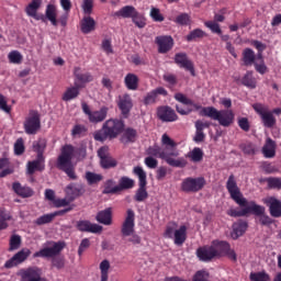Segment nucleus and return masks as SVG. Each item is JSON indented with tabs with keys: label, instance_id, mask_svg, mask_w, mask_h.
<instances>
[{
	"label": "nucleus",
	"instance_id": "nucleus-1",
	"mask_svg": "<svg viewBox=\"0 0 281 281\" xmlns=\"http://www.w3.org/2000/svg\"><path fill=\"white\" fill-rule=\"evenodd\" d=\"M226 190L231 195V199L240 207L227 210L226 214L228 216H232L233 218H240L243 216L254 214V216H259V222L261 225H273V218L265 214V206L257 204L256 201H248L247 198L243 195L234 175L228 177V180L226 181Z\"/></svg>",
	"mask_w": 281,
	"mask_h": 281
},
{
	"label": "nucleus",
	"instance_id": "nucleus-2",
	"mask_svg": "<svg viewBox=\"0 0 281 281\" xmlns=\"http://www.w3.org/2000/svg\"><path fill=\"white\" fill-rule=\"evenodd\" d=\"M76 157L78 161H82L87 157V147H74V145L66 144L61 147L60 155L57 157L56 168L65 172L71 181L78 179L76 175V166H74L72 159Z\"/></svg>",
	"mask_w": 281,
	"mask_h": 281
},
{
	"label": "nucleus",
	"instance_id": "nucleus-3",
	"mask_svg": "<svg viewBox=\"0 0 281 281\" xmlns=\"http://www.w3.org/2000/svg\"><path fill=\"white\" fill-rule=\"evenodd\" d=\"M221 104H223L224 109L226 110H217L214 106H205L200 111V115L202 117H210L211 120L218 122L220 126L227 128L231 124H234V119L236 117L234 110H229L232 109V99L223 98L221 99Z\"/></svg>",
	"mask_w": 281,
	"mask_h": 281
},
{
	"label": "nucleus",
	"instance_id": "nucleus-4",
	"mask_svg": "<svg viewBox=\"0 0 281 281\" xmlns=\"http://www.w3.org/2000/svg\"><path fill=\"white\" fill-rule=\"evenodd\" d=\"M124 120L110 119L105 121L102 128L94 134L95 142H106V139H117L124 133Z\"/></svg>",
	"mask_w": 281,
	"mask_h": 281
},
{
	"label": "nucleus",
	"instance_id": "nucleus-5",
	"mask_svg": "<svg viewBox=\"0 0 281 281\" xmlns=\"http://www.w3.org/2000/svg\"><path fill=\"white\" fill-rule=\"evenodd\" d=\"M65 246V241H46L42 249L33 254V258H56L60 256Z\"/></svg>",
	"mask_w": 281,
	"mask_h": 281
},
{
	"label": "nucleus",
	"instance_id": "nucleus-6",
	"mask_svg": "<svg viewBox=\"0 0 281 281\" xmlns=\"http://www.w3.org/2000/svg\"><path fill=\"white\" fill-rule=\"evenodd\" d=\"M164 236L165 238H173L175 245L181 247L188 240V227L181 225L177 228V223H170L167 225Z\"/></svg>",
	"mask_w": 281,
	"mask_h": 281
},
{
	"label": "nucleus",
	"instance_id": "nucleus-7",
	"mask_svg": "<svg viewBox=\"0 0 281 281\" xmlns=\"http://www.w3.org/2000/svg\"><path fill=\"white\" fill-rule=\"evenodd\" d=\"M215 258L227 257L232 262H237L238 256L236 251L232 249V246L227 241L213 240L211 244Z\"/></svg>",
	"mask_w": 281,
	"mask_h": 281
},
{
	"label": "nucleus",
	"instance_id": "nucleus-8",
	"mask_svg": "<svg viewBox=\"0 0 281 281\" xmlns=\"http://www.w3.org/2000/svg\"><path fill=\"white\" fill-rule=\"evenodd\" d=\"M172 157H179V151L175 147H161L160 159H164L168 166L172 168H186L188 166L186 158L175 159Z\"/></svg>",
	"mask_w": 281,
	"mask_h": 281
},
{
	"label": "nucleus",
	"instance_id": "nucleus-9",
	"mask_svg": "<svg viewBox=\"0 0 281 281\" xmlns=\"http://www.w3.org/2000/svg\"><path fill=\"white\" fill-rule=\"evenodd\" d=\"M23 126L26 135H36L41 128V113L37 110H30Z\"/></svg>",
	"mask_w": 281,
	"mask_h": 281
},
{
	"label": "nucleus",
	"instance_id": "nucleus-10",
	"mask_svg": "<svg viewBox=\"0 0 281 281\" xmlns=\"http://www.w3.org/2000/svg\"><path fill=\"white\" fill-rule=\"evenodd\" d=\"M254 111L261 117V122L266 128H273L276 124V116H273V112L269 111V109L262 103H256L252 105Z\"/></svg>",
	"mask_w": 281,
	"mask_h": 281
},
{
	"label": "nucleus",
	"instance_id": "nucleus-11",
	"mask_svg": "<svg viewBox=\"0 0 281 281\" xmlns=\"http://www.w3.org/2000/svg\"><path fill=\"white\" fill-rule=\"evenodd\" d=\"M116 105L119 106V111H121V115L124 120H128L131 111H133V98L131 94H120L116 99Z\"/></svg>",
	"mask_w": 281,
	"mask_h": 281
},
{
	"label": "nucleus",
	"instance_id": "nucleus-12",
	"mask_svg": "<svg viewBox=\"0 0 281 281\" xmlns=\"http://www.w3.org/2000/svg\"><path fill=\"white\" fill-rule=\"evenodd\" d=\"M205 188V178H186L181 183L182 192H201V189Z\"/></svg>",
	"mask_w": 281,
	"mask_h": 281
},
{
	"label": "nucleus",
	"instance_id": "nucleus-13",
	"mask_svg": "<svg viewBox=\"0 0 281 281\" xmlns=\"http://www.w3.org/2000/svg\"><path fill=\"white\" fill-rule=\"evenodd\" d=\"M98 157L100 159V166L103 170H110V168L117 167V160L109 154V146H103L98 150Z\"/></svg>",
	"mask_w": 281,
	"mask_h": 281
},
{
	"label": "nucleus",
	"instance_id": "nucleus-14",
	"mask_svg": "<svg viewBox=\"0 0 281 281\" xmlns=\"http://www.w3.org/2000/svg\"><path fill=\"white\" fill-rule=\"evenodd\" d=\"M121 234L124 238L135 234V211L133 209H128L126 212V217L121 227Z\"/></svg>",
	"mask_w": 281,
	"mask_h": 281
},
{
	"label": "nucleus",
	"instance_id": "nucleus-15",
	"mask_svg": "<svg viewBox=\"0 0 281 281\" xmlns=\"http://www.w3.org/2000/svg\"><path fill=\"white\" fill-rule=\"evenodd\" d=\"M29 256H32V250H30V248H22L11 259L5 261L4 269H14V267L23 265Z\"/></svg>",
	"mask_w": 281,
	"mask_h": 281
},
{
	"label": "nucleus",
	"instance_id": "nucleus-16",
	"mask_svg": "<svg viewBox=\"0 0 281 281\" xmlns=\"http://www.w3.org/2000/svg\"><path fill=\"white\" fill-rule=\"evenodd\" d=\"M18 276L21 278V281H41L43 271L38 267H30L21 269Z\"/></svg>",
	"mask_w": 281,
	"mask_h": 281
},
{
	"label": "nucleus",
	"instance_id": "nucleus-17",
	"mask_svg": "<svg viewBox=\"0 0 281 281\" xmlns=\"http://www.w3.org/2000/svg\"><path fill=\"white\" fill-rule=\"evenodd\" d=\"M155 43L158 47V54H168L175 47V40L170 35L156 36Z\"/></svg>",
	"mask_w": 281,
	"mask_h": 281
},
{
	"label": "nucleus",
	"instance_id": "nucleus-18",
	"mask_svg": "<svg viewBox=\"0 0 281 281\" xmlns=\"http://www.w3.org/2000/svg\"><path fill=\"white\" fill-rule=\"evenodd\" d=\"M175 63L180 69H186V71H190L191 76H196L194 71V63L188 58V54L177 53L175 55Z\"/></svg>",
	"mask_w": 281,
	"mask_h": 281
},
{
	"label": "nucleus",
	"instance_id": "nucleus-19",
	"mask_svg": "<svg viewBox=\"0 0 281 281\" xmlns=\"http://www.w3.org/2000/svg\"><path fill=\"white\" fill-rule=\"evenodd\" d=\"M272 218H281V200L276 196H268L263 200Z\"/></svg>",
	"mask_w": 281,
	"mask_h": 281
},
{
	"label": "nucleus",
	"instance_id": "nucleus-20",
	"mask_svg": "<svg viewBox=\"0 0 281 281\" xmlns=\"http://www.w3.org/2000/svg\"><path fill=\"white\" fill-rule=\"evenodd\" d=\"M157 117L160 122H177L179 119V116H177V112L168 105L157 108Z\"/></svg>",
	"mask_w": 281,
	"mask_h": 281
},
{
	"label": "nucleus",
	"instance_id": "nucleus-21",
	"mask_svg": "<svg viewBox=\"0 0 281 281\" xmlns=\"http://www.w3.org/2000/svg\"><path fill=\"white\" fill-rule=\"evenodd\" d=\"M74 76H75V85L80 89H85V86L89 82H93V75L91 72H82V68L75 67L74 68Z\"/></svg>",
	"mask_w": 281,
	"mask_h": 281
},
{
	"label": "nucleus",
	"instance_id": "nucleus-22",
	"mask_svg": "<svg viewBox=\"0 0 281 281\" xmlns=\"http://www.w3.org/2000/svg\"><path fill=\"white\" fill-rule=\"evenodd\" d=\"M77 229L89 234H102L103 227L100 224H93L87 220H81L77 222Z\"/></svg>",
	"mask_w": 281,
	"mask_h": 281
},
{
	"label": "nucleus",
	"instance_id": "nucleus-23",
	"mask_svg": "<svg viewBox=\"0 0 281 281\" xmlns=\"http://www.w3.org/2000/svg\"><path fill=\"white\" fill-rule=\"evenodd\" d=\"M158 95H164L166 98V95H168V90H166L164 87H158L151 90L144 97L143 104H145V106L155 104Z\"/></svg>",
	"mask_w": 281,
	"mask_h": 281
},
{
	"label": "nucleus",
	"instance_id": "nucleus-24",
	"mask_svg": "<svg viewBox=\"0 0 281 281\" xmlns=\"http://www.w3.org/2000/svg\"><path fill=\"white\" fill-rule=\"evenodd\" d=\"M196 257L201 262H210L214 260L216 256L214 255V248L212 246H204L196 249Z\"/></svg>",
	"mask_w": 281,
	"mask_h": 281
},
{
	"label": "nucleus",
	"instance_id": "nucleus-25",
	"mask_svg": "<svg viewBox=\"0 0 281 281\" xmlns=\"http://www.w3.org/2000/svg\"><path fill=\"white\" fill-rule=\"evenodd\" d=\"M248 227L249 224L247 223V221L239 220L235 222L233 224V231L231 233L233 240H238V238H240V236H243L245 232H247Z\"/></svg>",
	"mask_w": 281,
	"mask_h": 281
},
{
	"label": "nucleus",
	"instance_id": "nucleus-26",
	"mask_svg": "<svg viewBox=\"0 0 281 281\" xmlns=\"http://www.w3.org/2000/svg\"><path fill=\"white\" fill-rule=\"evenodd\" d=\"M42 3H43V0H32L31 3H29V5L25 9L27 16H32L33 19H36V21H45L44 15L36 14Z\"/></svg>",
	"mask_w": 281,
	"mask_h": 281
},
{
	"label": "nucleus",
	"instance_id": "nucleus-27",
	"mask_svg": "<svg viewBox=\"0 0 281 281\" xmlns=\"http://www.w3.org/2000/svg\"><path fill=\"white\" fill-rule=\"evenodd\" d=\"M43 172L45 170V156H36V159L27 162V175H34V172Z\"/></svg>",
	"mask_w": 281,
	"mask_h": 281
},
{
	"label": "nucleus",
	"instance_id": "nucleus-28",
	"mask_svg": "<svg viewBox=\"0 0 281 281\" xmlns=\"http://www.w3.org/2000/svg\"><path fill=\"white\" fill-rule=\"evenodd\" d=\"M95 221L101 225H113V209L108 207L99 211L95 215Z\"/></svg>",
	"mask_w": 281,
	"mask_h": 281
},
{
	"label": "nucleus",
	"instance_id": "nucleus-29",
	"mask_svg": "<svg viewBox=\"0 0 281 281\" xmlns=\"http://www.w3.org/2000/svg\"><path fill=\"white\" fill-rule=\"evenodd\" d=\"M80 30L82 34L95 32V20L91 15L83 16L80 21Z\"/></svg>",
	"mask_w": 281,
	"mask_h": 281
},
{
	"label": "nucleus",
	"instance_id": "nucleus-30",
	"mask_svg": "<svg viewBox=\"0 0 281 281\" xmlns=\"http://www.w3.org/2000/svg\"><path fill=\"white\" fill-rule=\"evenodd\" d=\"M12 190L22 199H30V196H34V190L30 187L21 186V182H13Z\"/></svg>",
	"mask_w": 281,
	"mask_h": 281
},
{
	"label": "nucleus",
	"instance_id": "nucleus-31",
	"mask_svg": "<svg viewBox=\"0 0 281 281\" xmlns=\"http://www.w3.org/2000/svg\"><path fill=\"white\" fill-rule=\"evenodd\" d=\"M106 115H109V108L102 106L99 111H92L88 120L92 124H100L106 120Z\"/></svg>",
	"mask_w": 281,
	"mask_h": 281
},
{
	"label": "nucleus",
	"instance_id": "nucleus-32",
	"mask_svg": "<svg viewBox=\"0 0 281 281\" xmlns=\"http://www.w3.org/2000/svg\"><path fill=\"white\" fill-rule=\"evenodd\" d=\"M137 12V9L133 5H125L121 8L119 11L112 13V16L115 19H132L134 14Z\"/></svg>",
	"mask_w": 281,
	"mask_h": 281
},
{
	"label": "nucleus",
	"instance_id": "nucleus-33",
	"mask_svg": "<svg viewBox=\"0 0 281 281\" xmlns=\"http://www.w3.org/2000/svg\"><path fill=\"white\" fill-rule=\"evenodd\" d=\"M122 133L123 135L121 137V142L123 144H135V142H137V130L133 127H126Z\"/></svg>",
	"mask_w": 281,
	"mask_h": 281
},
{
	"label": "nucleus",
	"instance_id": "nucleus-34",
	"mask_svg": "<svg viewBox=\"0 0 281 281\" xmlns=\"http://www.w3.org/2000/svg\"><path fill=\"white\" fill-rule=\"evenodd\" d=\"M80 86L75 85L74 87H69L64 92L61 99L64 102H71V100H76L80 95Z\"/></svg>",
	"mask_w": 281,
	"mask_h": 281
},
{
	"label": "nucleus",
	"instance_id": "nucleus-35",
	"mask_svg": "<svg viewBox=\"0 0 281 281\" xmlns=\"http://www.w3.org/2000/svg\"><path fill=\"white\" fill-rule=\"evenodd\" d=\"M241 85L247 87V89H256L258 87V81L254 77V71L247 70L244 77L241 78Z\"/></svg>",
	"mask_w": 281,
	"mask_h": 281
},
{
	"label": "nucleus",
	"instance_id": "nucleus-36",
	"mask_svg": "<svg viewBox=\"0 0 281 281\" xmlns=\"http://www.w3.org/2000/svg\"><path fill=\"white\" fill-rule=\"evenodd\" d=\"M241 60L245 67H251L256 63V53L251 48H245L241 53Z\"/></svg>",
	"mask_w": 281,
	"mask_h": 281
},
{
	"label": "nucleus",
	"instance_id": "nucleus-37",
	"mask_svg": "<svg viewBox=\"0 0 281 281\" xmlns=\"http://www.w3.org/2000/svg\"><path fill=\"white\" fill-rule=\"evenodd\" d=\"M125 87L130 91H137V87H139V77L135 74H127L124 78Z\"/></svg>",
	"mask_w": 281,
	"mask_h": 281
},
{
	"label": "nucleus",
	"instance_id": "nucleus-38",
	"mask_svg": "<svg viewBox=\"0 0 281 281\" xmlns=\"http://www.w3.org/2000/svg\"><path fill=\"white\" fill-rule=\"evenodd\" d=\"M33 151L37 153V157H45V150L47 148V138H38L33 142L32 145Z\"/></svg>",
	"mask_w": 281,
	"mask_h": 281
},
{
	"label": "nucleus",
	"instance_id": "nucleus-39",
	"mask_svg": "<svg viewBox=\"0 0 281 281\" xmlns=\"http://www.w3.org/2000/svg\"><path fill=\"white\" fill-rule=\"evenodd\" d=\"M262 153L267 159H272V157H276V142L268 138L262 147Z\"/></svg>",
	"mask_w": 281,
	"mask_h": 281
},
{
	"label": "nucleus",
	"instance_id": "nucleus-40",
	"mask_svg": "<svg viewBox=\"0 0 281 281\" xmlns=\"http://www.w3.org/2000/svg\"><path fill=\"white\" fill-rule=\"evenodd\" d=\"M8 221H12V213L5 210V207H0V232H3V229H8V227L10 226L8 224Z\"/></svg>",
	"mask_w": 281,
	"mask_h": 281
},
{
	"label": "nucleus",
	"instance_id": "nucleus-41",
	"mask_svg": "<svg viewBox=\"0 0 281 281\" xmlns=\"http://www.w3.org/2000/svg\"><path fill=\"white\" fill-rule=\"evenodd\" d=\"M46 19L52 23L54 27H58V19H56V5L54 4H47L46 11H45Z\"/></svg>",
	"mask_w": 281,
	"mask_h": 281
},
{
	"label": "nucleus",
	"instance_id": "nucleus-42",
	"mask_svg": "<svg viewBox=\"0 0 281 281\" xmlns=\"http://www.w3.org/2000/svg\"><path fill=\"white\" fill-rule=\"evenodd\" d=\"M117 188H119V192H122L123 190H132V188H135V180L126 176H123L119 180Z\"/></svg>",
	"mask_w": 281,
	"mask_h": 281
},
{
	"label": "nucleus",
	"instance_id": "nucleus-43",
	"mask_svg": "<svg viewBox=\"0 0 281 281\" xmlns=\"http://www.w3.org/2000/svg\"><path fill=\"white\" fill-rule=\"evenodd\" d=\"M85 178L88 186H98V183H100V181L104 179V176H102L101 173H95L93 171H87Z\"/></svg>",
	"mask_w": 281,
	"mask_h": 281
},
{
	"label": "nucleus",
	"instance_id": "nucleus-44",
	"mask_svg": "<svg viewBox=\"0 0 281 281\" xmlns=\"http://www.w3.org/2000/svg\"><path fill=\"white\" fill-rule=\"evenodd\" d=\"M133 175L138 178V186H148L147 175L143 167L136 166L133 168Z\"/></svg>",
	"mask_w": 281,
	"mask_h": 281
},
{
	"label": "nucleus",
	"instance_id": "nucleus-45",
	"mask_svg": "<svg viewBox=\"0 0 281 281\" xmlns=\"http://www.w3.org/2000/svg\"><path fill=\"white\" fill-rule=\"evenodd\" d=\"M103 194H117L120 193V188L115 186V180L109 179L104 182Z\"/></svg>",
	"mask_w": 281,
	"mask_h": 281
},
{
	"label": "nucleus",
	"instance_id": "nucleus-46",
	"mask_svg": "<svg viewBox=\"0 0 281 281\" xmlns=\"http://www.w3.org/2000/svg\"><path fill=\"white\" fill-rule=\"evenodd\" d=\"M132 22L139 30H144V27H146V18L144 14L139 13V11H136L134 15H132Z\"/></svg>",
	"mask_w": 281,
	"mask_h": 281
},
{
	"label": "nucleus",
	"instance_id": "nucleus-47",
	"mask_svg": "<svg viewBox=\"0 0 281 281\" xmlns=\"http://www.w3.org/2000/svg\"><path fill=\"white\" fill-rule=\"evenodd\" d=\"M99 269L101 271V281H109V269H111V262L104 259L100 262Z\"/></svg>",
	"mask_w": 281,
	"mask_h": 281
},
{
	"label": "nucleus",
	"instance_id": "nucleus-48",
	"mask_svg": "<svg viewBox=\"0 0 281 281\" xmlns=\"http://www.w3.org/2000/svg\"><path fill=\"white\" fill-rule=\"evenodd\" d=\"M148 199V191L146 190V186H138L136 193L134 195V201L137 203H142Z\"/></svg>",
	"mask_w": 281,
	"mask_h": 281
},
{
	"label": "nucleus",
	"instance_id": "nucleus-49",
	"mask_svg": "<svg viewBox=\"0 0 281 281\" xmlns=\"http://www.w3.org/2000/svg\"><path fill=\"white\" fill-rule=\"evenodd\" d=\"M207 36V33H205L201 29H194L187 35L188 43H192V41H196V38H205Z\"/></svg>",
	"mask_w": 281,
	"mask_h": 281
},
{
	"label": "nucleus",
	"instance_id": "nucleus-50",
	"mask_svg": "<svg viewBox=\"0 0 281 281\" xmlns=\"http://www.w3.org/2000/svg\"><path fill=\"white\" fill-rule=\"evenodd\" d=\"M188 157L194 164H199V161H203V150L199 147H195L191 153L188 154Z\"/></svg>",
	"mask_w": 281,
	"mask_h": 281
},
{
	"label": "nucleus",
	"instance_id": "nucleus-51",
	"mask_svg": "<svg viewBox=\"0 0 281 281\" xmlns=\"http://www.w3.org/2000/svg\"><path fill=\"white\" fill-rule=\"evenodd\" d=\"M250 281H271V277L266 271L251 272L249 276Z\"/></svg>",
	"mask_w": 281,
	"mask_h": 281
},
{
	"label": "nucleus",
	"instance_id": "nucleus-52",
	"mask_svg": "<svg viewBox=\"0 0 281 281\" xmlns=\"http://www.w3.org/2000/svg\"><path fill=\"white\" fill-rule=\"evenodd\" d=\"M9 63L12 65H21L23 63V55L19 50H11L8 54Z\"/></svg>",
	"mask_w": 281,
	"mask_h": 281
},
{
	"label": "nucleus",
	"instance_id": "nucleus-53",
	"mask_svg": "<svg viewBox=\"0 0 281 281\" xmlns=\"http://www.w3.org/2000/svg\"><path fill=\"white\" fill-rule=\"evenodd\" d=\"M205 27L211 30L212 34H217V36H221L223 34V30H221V24L216 21H206L204 22Z\"/></svg>",
	"mask_w": 281,
	"mask_h": 281
},
{
	"label": "nucleus",
	"instance_id": "nucleus-54",
	"mask_svg": "<svg viewBox=\"0 0 281 281\" xmlns=\"http://www.w3.org/2000/svg\"><path fill=\"white\" fill-rule=\"evenodd\" d=\"M267 182L270 190H281V178L270 177L263 179Z\"/></svg>",
	"mask_w": 281,
	"mask_h": 281
},
{
	"label": "nucleus",
	"instance_id": "nucleus-55",
	"mask_svg": "<svg viewBox=\"0 0 281 281\" xmlns=\"http://www.w3.org/2000/svg\"><path fill=\"white\" fill-rule=\"evenodd\" d=\"M67 189L71 190V201L85 194V187L82 184H77L75 187H67Z\"/></svg>",
	"mask_w": 281,
	"mask_h": 281
},
{
	"label": "nucleus",
	"instance_id": "nucleus-56",
	"mask_svg": "<svg viewBox=\"0 0 281 281\" xmlns=\"http://www.w3.org/2000/svg\"><path fill=\"white\" fill-rule=\"evenodd\" d=\"M239 148L245 155H256V145L251 142L243 143Z\"/></svg>",
	"mask_w": 281,
	"mask_h": 281
},
{
	"label": "nucleus",
	"instance_id": "nucleus-57",
	"mask_svg": "<svg viewBox=\"0 0 281 281\" xmlns=\"http://www.w3.org/2000/svg\"><path fill=\"white\" fill-rule=\"evenodd\" d=\"M9 245V251H16L21 247V236L12 235Z\"/></svg>",
	"mask_w": 281,
	"mask_h": 281
},
{
	"label": "nucleus",
	"instance_id": "nucleus-58",
	"mask_svg": "<svg viewBox=\"0 0 281 281\" xmlns=\"http://www.w3.org/2000/svg\"><path fill=\"white\" fill-rule=\"evenodd\" d=\"M237 124H238L239 128L241 131H244V133H249V131L251 128V123H249V119H247V117H239L237 120Z\"/></svg>",
	"mask_w": 281,
	"mask_h": 281
},
{
	"label": "nucleus",
	"instance_id": "nucleus-59",
	"mask_svg": "<svg viewBox=\"0 0 281 281\" xmlns=\"http://www.w3.org/2000/svg\"><path fill=\"white\" fill-rule=\"evenodd\" d=\"M150 16H151L153 21H155L156 23H162V21H165V18L161 14V11L155 7H153L150 10Z\"/></svg>",
	"mask_w": 281,
	"mask_h": 281
},
{
	"label": "nucleus",
	"instance_id": "nucleus-60",
	"mask_svg": "<svg viewBox=\"0 0 281 281\" xmlns=\"http://www.w3.org/2000/svg\"><path fill=\"white\" fill-rule=\"evenodd\" d=\"M52 221H54V215H53V213H49V214H44V215L40 216L35 221V224L36 225H47V224L52 223Z\"/></svg>",
	"mask_w": 281,
	"mask_h": 281
},
{
	"label": "nucleus",
	"instance_id": "nucleus-61",
	"mask_svg": "<svg viewBox=\"0 0 281 281\" xmlns=\"http://www.w3.org/2000/svg\"><path fill=\"white\" fill-rule=\"evenodd\" d=\"M146 153L149 155V157H157L158 159H161V147L158 145L148 147Z\"/></svg>",
	"mask_w": 281,
	"mask_h": 281
},
{
	"label": "nucleus",
	"instance_id": "nucleus-62",
	"mask_svg": "<svg viewBox=\"0 0 281 281\" xmlns=\"http://www.w3.org/2000/svg\"><path fill=\"white\" fill-rule=\"evenodd\" d=\"M14 153L16 155H23L25 153V144L23 142V138H18L14 144Z\"/></svg>",
	"mask_w": 281,
	"mask_h": 281
},
{
	"label": "nucleus",
	"instance_id": "nucleus-63",
	"mask_svg": "<svg viewBox=\"0 0 281 281\" xmlns=\"http://www.w3.org/2000/svg\"><path fill=\"white\" fill-rule=\"evenodd\" d=\"M52 267H55V269H65V258L64 257H53L52 259Z\"/></svg>",
	"mask_w": 281,
	"mask_h": 281
},
{
	"label": "nucleus",
	"instance_id": "nucleus-64",
	"mask_svg": "<svg viewBox=\"0 0 281 281\" xmlns=\"http://www.w3.org/2000/svg\"><path fill=\"white\" fill-rule=\"evenodd\" d=\"M207 278H210V274L203 270H199L193 276V281H209Z\"/></svg>",
	"mask_w": 281,
	"mask_h": 281
}]
</instances>
